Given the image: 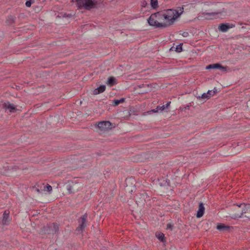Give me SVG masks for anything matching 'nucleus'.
Returning <instances> with one entry per match:
<instances>
[{"label":"nucleus","mask_w":250,"mask_h":250,"mask_svg":"<svg viewBox=\"0 0 250 250\" xmlns=\"http://www.w3.org/2000/svg\"><path fill=\"white\" fill-rule=\"evenodd\" d=\"M207 69H219L222 71H226V67L223 66L219 63H213L210 64L206 67Z\"/></svg>","instance_id":"9"},{"label":"nucleus","mask_w":250,"mask_h":250,"mask_svg":"<svg viewBox=\"0 0 250 250\" xmlns=\"http://www.w3.org/2000/svg\"><path fill=\"white\" fill-rule=\"evenodd\" d=\"M77 184H75L72 186H67V189L69 191V193L75 192V189L77 188Z\"/></svg>","instance_id":"17"},{"label":"nucleus","mask_w":250,"mask_h":250,"mask_svg":"<svg viewBox=\"0 0 250 250\" xmlns=\"http://www.w3.org/2000/svg\"><path fill=\"white\" fill-rule=\"evenodd\" d=\"M105 89V86L104 85H101L100 87L95 89L93 91V94L94 95H97L104 91Z\"/></svg>","instance_id":"13"},{"label":"nucleus","mask_w":250,"mask_h":250,"mask_svg":"<svg viewBox=\"0 0 250 250\" xmlns=\"http://www.w3.org/2000/svg\"><path fill=\"white\" fill-rule=\"evenodd\" d=\"M219 5L220 4H216L212 12L202 13V17L207 20H212L225 17L227 13V10L224 8L220 7Z\"/></svg>","instance_id":"2"},{"label":"nucleus","mask_w":250,"mask_h":250,"mask_svg":"<svg viewBox=\"0 0 250 250\" xmlns=\"http://www.w3.org/2000/svg\"><path fill=\"white\" fill-rule=\"evenodd\" d=\"M2 106L4 109L8 110L11 113L15 112L17 110L16 106L9 102L4 103Z\"/></svg>","instance_id":"8"},{"label":"nucleus","mask_w":250,"mask_h":250,"mask_svg":"<svg viewBox=\"0 0 250 250\" xmlns=\"http://www.w3.org/2000/svg\"><path fill=\"white\" fill-rule=\"evenodd\" d=\"M172 224L170 223L167 224V229L171 230L172 229Z\"/></svg>","instance_id":"26"},{"label":"nucleus","mask_w":250,"mask_h":250,"mask_svg":"<svg viewBox=\"0 0 250 250\" xmlns=\"http://www.w3.org/2000/svg\"><path fill=\"white\" fill-rule=\"evenodd\" d=\"M182 35L184 37H187L188 36L189 34L188 32H184Z\"/></svg>","instance_id":"28"},{"label":"nucleus","mask_w":250,"mask_h":250,"mask_svg":"<svg viewBox=\"0 0 250 250\" xmlns=\"http://www.w3.org/2000/svg\"><path fill=\"white\" fill-rule=\"evenodd\" d=\"M175 51L177 52H181L182 51V45L181 44L176 46Z\"/></svg>","instance_id":"24"},{"label":"nucleus","mask_w":250,"mask_h":250,"mask_svg":"<svg viewBox=\"0 0 250 250\" xmlns=\"http://www.w3.org/2000/svg\"><path fill=\"white\" fill-rule=\"evenodd\" d=\"M25 5L27 7H30L31 5V2L30 0H27Z\"/></svg>","instance_id":"27"},{"label":"nucleus","mask_w":250,"mask_h":250,"mask_svg":"<svg viewBox=\"0 0 250 250\" xmlns=\"http://www.w3.org/2000/svg\"><path fill=\"white\" fill-rule=\"evenodd\" d=\"M230 227L228 226H225L222 224H218L217 226V229L222 231H228Z\"/></svg>","instance_id":"14"},{"label":"nucleus","mask_w":250,"mask_h":250,"mask_svg":"<svg viewBox=\"0 0 250 250\" xmlns=\"http://www.w3.org/2000/svg\"><path fill=\"white\" fill-rule=\"evenodd\" d=\"M197 98L199 99H208L209 98V95L208 94V93H203L201 96H199Z\"/></svg>","instance_id":"20"},{"label":"nucleus","mask_w":250,"mask_h":250,"mask_svg":"<svg viewBox=\"0 0 250 250\" xmlns=\"http://www.w3.org/2000/svg\"><path fill=\"white\" fill-rule=\"evenodd\" d=\"M156 236L158 239L162 242L164 241V234L162 233H159L156 234Z\"/></svg>","instance_id":"21"},{"label":"nucleus","mask_w":250,"mask_h":250,"mask_svg":"<svg viewBox=\"0 0 250 250\" xmlns=\"http://www.w3.org/2000/svg\"><path fill=\"white\" fill-rule=\"evenodd\" d=\"M76 1L79 8L83 7L87 10L95 8L98 4L97 0H76Z\"/></svg>","instance_id":"5"},{"label":"nucleus","mask_w":250,"mask_h":250,"mask_svg":"<svg viewBox=\"0 0 250 250\" xmlns=\"http://www.w3.org/2000/svg\"><path fill=\"white\" fill-rule=\"evenodd\" d=\"M125 101L124 98H122L120 100H115L113 101V103L114 106L118 105L120 103H123Z\"/></svg>","instance_id":"19"},{"label":"nucleus","mask_w":250,"mask_h":250,"mask_svg":"<svg viewBox=\"0 0 250 250\" xmlns=\"http://www.w3.org/2000/svg\"><path fill=\"white\" fill-rule=\"evenodd\" d=\"M205 208L202 203H200L199 205L198 210L196 214V217L197 218L201 217L204 213Z\"/></svg>","instance_id":"11"},{"label":"nucleus","mask_w":250,"mask_h":250,"mask_svg":"<svg viewBox=\"0 0 250 250\" xmlns=\"http://www.w3.org/2000/svg\"><path fill=\"white\" fill-rule=\"evenodd\" d=\"M150 5L153 8H156L158 7L157 0H150Z\"/></svg>","instance_id":"18"},{"label":"nucleus","mask_w":250,"mask_h":250,"mask_svg":"<svg viewBox=\"0 0 250 250\" xmlns=\"http://www.w3.org/2000/svg\"><path fill=\"white\" fill-rule=\"evenodd\" d=\"M163 13L157 12L151 15L147 20L149 25L156 28H165L167 24L165 22Z\"/></svg>","instance_id":"1"},{"label":"nucleus","mask_w":250,"mask_h":250,"mask_svg":"<svg viewBox=\"0 0 250 250\" xmlns=\"http://www.w3.org/2000/svg\"><path fill=\"white\" fill-rule=\"evenodd\" d=\"M3 215L2 224L3 225H6L7 223L9 222V214L7 213L6 211H5Z\"/></svg>","instance_id":"16"},{"label":"nucleus","mask_w":250,"mask_h":250,"mask_svg":"<svg viewBox=\"0 0 250 250\" xmlns=\"http://www.w3.org/2000/svg\"><path fill=\"white\" fill-rule=\"evenodd\" d=\"M87 216L84 214L82 216L79 220V226L77 228V231H82L84 229L85 227H86V220Z\"/></svg>","instance_id":"7"},{"label":"nucleus","mask_w":250,"mask_h":250,"mask_svg":"<svg viewBox=\"0 0 250 250\" xmlns=\"http://www.w3.org/2000/svg\"><path fill=\"white\" fill-rule=\"evenodd\" d=\"M54 227L55 228V231H57V229H58V227L57 226H55V225H54Z\"/></svg>","instance_id":"30"},{"label":"nucleus","mask_w":250,"mask_h":250,"mask_svg":"<svg viewBox=\"0 0 250 250\" xmlns=\"http://www.w3.org/2000/svg\"><path fill=\"white\" fill-rule=\"evenodd\" d=\"M170 102H168L166 105H163L162 106H157V107L153 109H152L150 111L153 113H157L159 111H162L164 110L165 109L168 108L170 105Z\"/></svg>","instance_id":"10"},{"label":"nucleus","mask_w":250,"mask_h":250,"mask_svg":"<svg viewBox=\"0 0 250 250\" xmlns=\"http://www.w3.org/2000/svg\"><path fill=\"white\" fill-rule=\"evenodd\" d=\"M44 190L48 192H51L52 190V188L50 185L47 184L44 187Z\"/></svg>","instance_id":"23"},{"label":"nucleus","mask_w":250,"mask_h":250,"mask_svg":"<svg viewBox=\"0 0 250 250\" xmlns=\"http://www.w3.org/2000/svg\"><path fill=\"white\" fill-rule=\"evenodd\" d=\"M231 27H230L229 24L221 23L219 25L218 29L221 32H227L228 30Z\"/></svg>","instance_id":"12"},{"label":"nucleus","mask_w":250,"mask_h":250,"mask_svg":"<svg viewBox=\"0 0 250 250\" xmlns=\"http://www.w3.org/2000/svg\"><path fill=\"white\" fill-rule=\"evenodd\" d=\"M216 91V89L215 88H214L213 90H208L207 92L208 94L209 95V98L214 95Z\"/></svg>","instance_id":"22"},{"label":"nucleus","mask_w":250,"mask_h":250,"mask_svg":"<svg viewBox=\"0 0 250 250\" xmlns=\"http://www.w3.org/2000/svg\"><path fill=\"white\" fill-rule=\"evenodd\" d=\"M106 83L107 85L112 86L116 84V79L113 77H110L108 79Z\"/></svg>","instance_id":"15"},{"label":"nucleus","mask_w":250,"mask_h":250,"mask_svg":"<svg viewBox=\"0 0 250 250\" xmlns=\"http://www.w3.org/2000/svg\"><path fill=\"white\" fill-rule=\"evenodd\" d=\"M34 188H35V190L36 191L38 192V193H40L41 192V190L38 188H37L36 187H34Z\"/></svg>","instance_id":"29"},{"label":"nucleus","mask_w":250,"mask_h":250,"mask_svg":"<svg viewBox=\"0 0 250 250\" xmlns=\"http://www.w3.org/2000/svg\"><path fill=\"white\" fill-rule=\"evenodd\" d=\"M99 129L102 131H105L114 127L109 121L100 122L98 124Z\"/></svg>","instance_id":"6"},{"label":"nucleus","mask_w":250,"mask_h":250,"mask_svg":"<svg viewBox=\"0 0 250 250\" xmlns=\"http://www.w3.org/2000/svg\"><path fill=\"white\" fill-rule=\"evenodd\" d=\"M183 12V8H180L178 10L168 9L166 13H163L165 22L167 26L172 24L175 20L178 18Z\"/></svg>","instance_id":"4"},{"label":"nucleus","mask_w":250,"mask_h":250,"mask_svg":"<svg viewBox=\"0 0 250 250\" xmlns=\"http://www.w3.org/2000/svg\"><path fill=\"white\" fill-rule=\"evenodd\" d=\"M7 21L9 22V23H12L14 21V18L13 16H9L8 18Z\"/></svg>","instance_id":"25"},{"label":"nucleus","mask_w":250,"mask_h":250,"mask_svg":"<svg viewBox=\"0 0 250 250\" xmlns=\"http://www.w3.org/2000/svg\"><path fill=\"white\" fill-rule=\"evenodd\" d=\"M236 212L230 214V217L233 219L242 217L250 219V205L241 204L237 205L235 208Z\"/></svg>","instance_id":"3"}]
</instances>
